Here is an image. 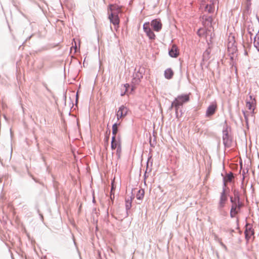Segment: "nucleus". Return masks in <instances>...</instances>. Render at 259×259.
<instances>
[{
    "label": "nucleus",
    "mask_w": 259,
    "mask_h": 259,
    "mask_svg": "<svg viewBox=\"0 0 259 259\" xmlns=\"http://www.w3.org/2000/svg\"><path fill=\"white\" fill-rule=\"evenodd\" d=\"M256 101L252 95H249L245 100V107L249 111L244 112V116L246 123L248 122V118L250 115L253 116L254 110L256 108Z\"/></svg>",
    "instance_id": "f257e3e1"
},
{
    "label": "nucleus",
    "mask_w": 259,
    "mask_h": 259,
    "mask_svg": "<svg viewBox=\"0 0 259 259\" xmlns=\"http://www.w3.org/2000/svg\"><path fill=\"white\" fill-rule=\"evenodd\" d=\"M231 201L232 203V205L230 211V215L232 218H234L239 211L242 204L240 203L239 197L237 195H235L234 198L231 197Z\"/></svg>",
    "instance_id": "f03ea898"
},
{
    "label": "nucleus",
    "mask_w": 259,
    "mask_h": 259,
    "mask_svg": "<svg viewBox=\"0 0 259 259\" xmlns=\"http://www.w3.org/2000/svg\"><path fill=\"white\" fill-rule=\"evenodd\" d=\"M108 14L110 22L114 25L115 29L117 30V29L119 28V24L120 22V20L118 14H117L116 12H114L110 13L109 11H108Z\"/></svg>",
    "instance_id": "7ed1b4c3"
},
{
    "label": "nucleus",
    "mask_w": 259,
    "mask_h": 259,
    "mask_svg": "<svg viewBox=\"0 0 259 259\" xmlns=\"http://www.w3.org/2000/svg\"><path fill=\"white\" fill-rule=\"evenodd\" d=\"M143 29L148 37L151 39H155V35L151 29L149 23L143 25Z\"/></svg>",
    "instance_id": "20e7f679"
},
{
    "label": "nucleus",
    "mask_w": 259,
    "mask_h": 259,
    "mask_svg": "<svg viewBox=\"0 0 259 259\" xmlns=\"http://www.w3.org/2000/svg\"><path fill=\"white\" fill-rule=\"evenodd\" d=\"M128 109L126 107L123 105L120 106L116 113L117 119L119 120L120 118L124 117L126 115Z\"/></svg>",
    "instance_id": "39448f33"
},
{
    "label": "nucleus",
    "mask_w": 259,
    "mask_h": 259,
    "mask_svg": "<svg viewBox=\"0 0 259 259\" xmlns=\"http://www.w3.org/2000/svg\"><path fill=\"white\" fill-rule=\"evenodd\" d=\"M245 228V238L246 240H248L249 239H250L251 237L254 235V230L251 225L249 224L246 225Z\"/></svg>",
    "instance_id": "423d86ee"
},
{
    "label": "nucleus",
    "mask_w": 259,
    "mask_h": 259,
    "mask_svg": "<svg viewBox=\"0 0 259 259\" xmlns=\"http://www.w3.org/2000/svg\"><path fill=\"white\" fill-rule=\"evenodd\" d=\"M151 25L154 30L156 31H159L162 28V23L160 20L155 19L151 21Z\"/></svg>",
    "instance_id": "0eeeda50"
},
{
    "label": "nucleus",
    "mask_w": 259,
    "mask_h": 259,
    "mask_svg": "<svg viewBox=\"0 0 259 259\" xmlns=\"http://www.w3.org/2000/svg\"><path fill=\"white\" fill-rule=\"evenodd\" d=\"M117 149V152H120L121 151L120 143L119 141L116 140L115 137H112L111 142V149L112 150Z\"/></svg>",
    "instance_id": "6e6552de"
},
{
    "label": "nucleus",
    "mask_w": 259,
    "mask_h": 259,
    "mask_svg": "<svg viewBox=\"0 0 259 259\" xmlns=\"http://www.w3.org/2000/svg\"><path fill=\"white\" fill-rule=\"evenodd\" d=\"M227 195L225 192V190H223V192L221 193L220 202H219V207L221 208H223L224 207L226 201H227Z\"/></svg>",
    "instance_id": "1a4fd4ad"
},
{
    "label": "nucleus",
    "mask_w": 259,
    "mask_h": 259,
    "mask_svg": "<svg viewBox=\"0 0 259 259\" xmlns=\"http://www.w3.org/2000/svg\"><path fill=\"white\" fill-rule=\"evenodd\" d=\"M217 108V105L216 103H212L207 108L206 112V116H210L213 115L215 113Z\"/></svg>",
    "instance_id": "9d476101"
},
{
    "label": "nucleus",
    "mask_w": 259,
    "mask_h": 259,
    "mask_svg": "<svg viewBox=\"0 0 259 259\" xmlns=\"http://www.w3.org/2000/svg\"><path fill=\"white\" fill-rule=\"evenodd\" d=\"M202 19L203 20V24L205 27H211L212 26L213 18L211 16H206L203 15L202 17Z\"/></svg>",
    "instance_id": "9b49d317"
},
{
    "label": "nucleus",
    "mask_w": 259,
    "mask_h": 259,
    "mask_svg": "<svg viewBox=\"0 0 259 259\" xmlns=\"http://www.w3.org/2000/svg\"><path fill=\"white\" fill-rule=\"evenodd\" d=\"M108 11L110 13L112 12H116L117 14L121 13V7L116 5H110L108 7Z\"/></svg>",
    "instance_id": "f8f14e48"
},
{
    "label": "nucleus",
    "mask_w": 259,
    "mask_h": 259,
    "mask_svg": "<svg viewBox=\"0 0 259 259\" xmlns=\"http://www.w3.org/2000/svg\"><path fill=\"white\" fill-rule=\"evenodd\" d=\"M189 100V95L184 94L179 96V106Z\"/></svg>",
    "instance_id": "ddd939ff"
},
{
    "label": "nucleus",
    "mask_w": 259,
    "mask_h": 259,
    "mask_svg": "<svg viewBox=\"0 0 259 259\" xmlns=\"http://www.w3.org/2000/svg\"><path fill=\"white\" fill-rule=\"evenodd\" d=\"M169 55L172 57H177L178 56V47L174 45L169 51Z\"/></svg>",
    "instance_id": "4468645a"
},
{
    "label": "nucleus",
    "mask_w": 259,
    "mask_h": 259,
    "mask_svg": "<svg viewBox=\"0 0 259 259\" xmlns=\"http://www.w3.org/2000/svg\"><path fill=\"white\" fill-rule=\"evenodd\" d=\"M233 178H234V176L232 172H230V174H227L224 178V182L225 186H226L227 185V184L228 182H231Z\"/></svg>",
    "instance_id": "2eb2a0df"
},
{
    "label": "nucleus",
    "mask_w": 259,
    "mask_h": 259,
    "mask_svg": "<svg viewBox=\"0 0 259 259\" xmlns=\"http://www.w3.org/2000/svg\"><path fill=\"white\" fill-rule=\"evenodd\" d=\"M214 8L213 5H207L204 9V12L209 14L212 13L214 12Z\"/></svg>",
    "instance_id": "dca6fc26"
},
{
    "label": "nucleus",
    "mask_w": 259,
    "mask_h": 259,
    "mask_svg": "<svg viewBox=\"0 0 259 259\" xmlns=\"http://www.w3.org/2000/svg\"><path fill=\"white\" fill-rule=\"evenodd\" d=\"M253 44L256 49L259 51V32L257 33L254 36Z\"/></svg>",
    "instance_id": "f3484780"
},
{
    "label": "nucleus",
    "mask_w": 259,
    "mask_h": 259,
    "mask_svg": "<svg viewBox=\"0 0 259 259\" xmlns=\"http://www.w3.org/2000/svg\"><path fill=\"white\" fill-rule=\"evenodd\" d=\"M144 194V190L143 189H141L137 192V194L136 195V198H137V199L141 200L143 198Z\"/></svg>",
    "instance_id": "a211bd4d"
},
{
    "label": "nucleus",
    "mask_w": 259,
    "mask_h": 259,
    "mask_svg": "<svg viewBox=\"0 0 259 259\" xmlns=\"http://www.w3.org/2000/svg\"><path fill=\"white\" fill-rule=\"evenodd\" d=\"M174 74L172 70L170 69H167L165 71L164 75L165 77L167 79L171 78Z\"/></svg>",
    "instance_id": "6ab92c4d"
},
{
    "label": "nucleus",
    "mask_w": 259,
    "mask_h": 259,
    "mask_svg": "<svg viewBox=\"0 0 259 259\" xmlns=\"http://www.w3.org/2000/svg\"><path fill=\"white\" fill-rule=\"evenodd\" d=\"M126 208L127 209H130L132 206V198L130 197V198H126Z\"/></svg>",
    "instance_id": "aec40b11"
},
{
    "label": "nucleus",
    "mask_w": 259,
    "mask_h": 259,
    "mask_svg": "<svg viewBox=\"0 0 259 259\" xmlns=\"http://www.w3.org/2000/svg\"><path fill=\"white\" fill-rule=\"evenodd\" d=\"M117 131H118V129H117V123H115L112 126V134H113V137H116V135L117 133Z\"/></svg>",
    "instance_id": "412c9836"
},
{
    "label": "nucleus",
    "mask_w": 259,
    "mask_h": 259,
    "mask_svg": "<svg viewBox=\"0 0 259 259\" xmlns=\"http://www.w3.org/2000/svg\"><path fill=\"white\" fill-rule=\"evenodd\" d=\"M205 29L204 28H200L197 31V34L200 37H203L205 35Z\"/></svg>",
    "instance_id": "4be33fe9"
},
{
    "label": "nucleus",
    "mask_w": 259,
    "mask_h": 259,
    "mask_svg": "<svg viewBox=\"0 0 259 259\" xmlns=\"http://www.w3.org/2000/svg\"><path fill=\"white\" fill-rule=\"evenodd\" d=\"M124 87L125 88V91H124V92L123 93H122L121 94V96H124L126 94V92L127 91V90H128V88L130 87V85L128 83H126V84H125L124 85Z\"/></svg>",
    "instance_id": "5701e85b"
},
{
    "label": "nucleus",
    "mask_w": 259,
    "mask_h": 259,
    "mask_svg": "<svg viewBox=\"0 0 259 259\" xmlns=\"http://www.w3.org/2000/svg\"><path fill=\"white\" fill-rule=\"evenodd\" d=\"M177 104L178 103L176 102H175L172 104V106H175L176 110H177Z\"/></svg>",
    "instance_id": "b1692460"
},
{
    "label": "nucleus",
    "mask_w": 259,
    "mask_h": 259,
    "mask_svg": "<svg viewBox=\"0 0 259 259\" xmlns=\"http://www.w3.org/2000/svg\"><path fill=\"white\" fill-rule=\"evenodd\" d=\"M108 139H109V137H107V138H106V141H108Z\"/></svg>",
    "instance_id": "393cba45"
}]
</instances>
